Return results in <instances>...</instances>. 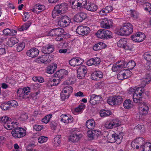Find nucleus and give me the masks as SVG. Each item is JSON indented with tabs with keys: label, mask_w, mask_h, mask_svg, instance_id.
<instances>
[{
	"label": "nucleus",
	"mask_w": 151,
	"mask_h": 151,
	"mask_svg": "<svg viewBox=\"0 0 151 151\" xmlns=\"http://www.w3.org/2000/svg\"><path fill=\"white\" fill-rule=\"evenodd\" d=\"M133 29V26L131 24L125 23L120 28L116 29V33L120 35H128L132 33Z\"/></svg>",
	"instance_id": "nucleus-1"
},
{
	"label": "nucleus",
	"mask_w": 151,
	"mask_h": 151,
	"mask_svg": "<svg viewBox=\"0 0 151 151\" xmlns=\"http://www.w3.org/2000/svg\"><path fill=\"white\" fill-rule=\"evenodd\" d=\"M3 122L4 124V127L8 130L12 129L19 124L17 121H13L11 118L5 116L0 117V123Z\"/></svg>",
	"instance_id": "nucleus-2"
},
{
	"label": "nucleus",
	"mask_w": 151,
	"mask_h": 151,
	"mask_svg": "<svg viewBox=\"0 0 151 151\" xmlns=\"http://www.w3.org/2000/svg\"><path fill=\"white\" fill-rule=\"evenodd\" d=\"M67 8L68 4L65 3L56 5L52 12V17L54 18L56 16L63 14L67 10Z\"/></svg>",
	"instance_id": "nucleus-3"
},
{
	"label": "nucleus",
	"mask_w": 151,
	"mask_h": 151,
	"mask_svg": "<svg viewBox=\"0 0 151 151\" xmlns=\"http://www.w3.org/2000/svg\"><path fill=\"white\" fill-rule=\"evenodd\" d=\"M145 91V89L141 87H139L137 88L134 91L133 95V101L138 104L142 99V96Z\"/></svg>",
	"instance_id": "nucleus-4"
},
{
	"label": "nucleus",
	"mask_w": 151,
	"mask_h": 151,
	"mask_svg": "<svg viewBox=\"0 0 151 151\" xmlns=\"http://www.w3.org/2000/svg\"><path fill=\"white\" fill-rule=\"evenodd\" d=\"M18 124L17 125L16 127H13L12 132V134L14 137L20 138L26 135V131L22 128L17 127Z\"/></svg>",
	"instance_id": "nucleus-5"
},
{
	"label": "nucleus",
	"mask_w": 151,
	"mask_h": 151,
	"mask_svg": "<svg viewBox=\"0 0 151 151\" xmlns=\"http://www.w3.org/2000/svg\"><path fill=\"white\" fill-rule=\"evenodd\" d=\"M71 132L72 133L69 137V140L72 142H78L82 137V135L76 129H72Z\"/></svg>",
	"instance_id": "nucleus-6"
},
{
	"label": "nucleus",
	"mask_w": 151,
	"mask_h": 151,
	"mask_svg": "<svg viewBox=\"0 0 151 151\" xmlns=\"http://www.w3.org/2000/svg\"><path fill=\"white\" fill-rule=\"evenodd\" d=\"M96 35L99 38L102 39H107L111 37V32L108 30L101 29L97 31Z\"/></svg>",
	"instance_id": "nucleus-7"
},
{
	"label": "nucleus",
	"mask_w": 151,
	"mask_h": 151,
	"mask_svg": "<svg viewBox=\"0 0 151 151\" xmlns=\"http://www.w3.org/2000/svg\"><path fill=\"white\" fill-rule=\"evenodd\" d=\"M58 21V24L61 27H65L68 26L71 22L70 18L67 16H61Z\"/></svg>",
	"instance_id": "nucleus-8"
},
{
	"label": "nucleus",
	"mask_w": 151,
	"mask_h": 151,
	"mask_svg": "<svg viewBox=\"0 0 151 151\" xmlns=\"http://www.w3.org/2000/svg\"><path fill=\"white\" fill-rule=\"evenodd\" d=\"M90 31L88 27L83 26H78L76 29V32L79 35L83 36L88 34Z\"/></svg>",
	"instance_id": "nucleus-9"
},
{
	"label": "nucleus",
	"mask_w": 151,
	"mask_h": 151,
	"mask_svg": "<svg viewBox=\"0 0 151 151\" xmlns=\"http://www.w3.org/2000/svg\"><path fill=\"white\" fill-rule=\"evenodd\" d=\"M88 15L86 13L80 12H78L74 17V20L76 22H81L87 18Z\"/></svg>",
	"instance_id": "nucleus-10"
},
{
	"label": "nucleus",
	"mask_w": 151,
	"mask_h": 151,
	"mask_svg": "<svg viewBox=\"0 0 151 151\" xmlns=\"http://www.w3.org/2000/svg\"><path fill=\"white\" fill-rule=\"evenodd\" d=\"M87 69L84 65H81L78 69L77 72V76L78 78L82 79L84 78L87 73Z\"/></svg>",
	"instance_id": "nucleus-11"
},
{
	"label": "nucleus",
	"mask_w": 151,
	"mask_h": 151,
	"mask_svg": "<svg viewBox=\"0 0 151 151\" xmlns=\"http://www.w3.org/2000/svg\"><path fill=\"white\" fill-rule=\"evenodd\" d=\"M118 46L126 50H131L132 48L130 46L129 44L127 42V39L125 38H123L117 42Z\"/></svg>",
	"instance_id": "nucleus-12"
},
{
	"label": "nucleus",
	"mask_w": 151,
	"mask_h": 151,
	"mask_svg": "<svg viewBox=\"0 0 151 151\" xmlns=\"http://www.w3.org/2000/svg\"><path fill=\"white\" fill-rule=\"evenodd\" d=\"M89 103L92 105H95L99 103L102 99V97L100 95L92 94L89 96Z\"/></svg>",
	"instance_id": "nucleus-13"
},
{
	"label": "nucleus",
	"mask_w": 151,
	"mask_h": 151,
	"mask_svg": "<svg viewBox=\"0 0 151 151\" xmlns=\"http://www.w3.org/2000/svg\"><path fill=\"white\" fill-rule=\"evenodd\" d=\"M118 122L115 119L106 122L105 124V127L107 129L115 128L119 125Z\"/></svg>",
	"instance_id": "nucleus-14"
},
{
	"label": "nucleus",
	"mask_w": 151,
	"mask_h": 151,
	"mask_svg": "<svg viewBox=\"0 0 151 151\" xmlns=\"http://www.w3.org/2000/svg\"><path fill=\"white\" fill-rule=\"evenodd\" d=\"M64 32V30L63 28L58 27L50 30L49 32L48 35L51 36L60 35L63 33Z\"/></svg>",
	"instance_id": "nucleus-15"
},
{
	"label": "nucleus",
	"mask_w": 151,
	"mask_h": 151,
	"mask_svg": "<svg viewBox=\"0 0 151 151\" xmlns=\"http://www.w3.org/2000/svg\"><path fill=\"white\" fill-rule=\"evenodd\" d=\"M139 109L141 111H142V115H145L147 114L149 110L148 104L146 103L139 102L138 104Z\"/></svg>",
	"instance_id": "nucleus-16"
},
{
	"label": "nucleus",
	"mask_w": 151,
	"mask_h": 151,
	"mask_svg": "<svg viewBox=\"0 0 151 151\" xmlns=\"http://www.w3.org/2000/svg\"><path fill=\"white\" fill-rule=\"evenodd\" d=\"M83 62V60L79 57L73 58L69 61V64L73 67L80 65Z\"/></svg>",
	"instance_id": "nucleus-17"
},
{
	"label": "nucleus",
	"mask_w": 151,
	"mask_h": 151,
	"mask_svg": "<svg viewBox=\"0 0 151 151\" xmlns=\"http://www.w3.org/2000/svg\"><path fill=\"white\" fill-rule=\"evenodd\" d=\"M111 20L108 19H104L101 22V27L104 28L109 29L112 26L113 23Z\"/></svg>",
	"instance_id": "nucleus-18"
},
{
	"label": "nucleus",
	"mask_w": 151,
	"mask_h": 151,
	"mask_svg": "<svg viewBox=\"0 0 151 151\" xmlns=\"http://www.w3.org/2000/svg\"><path fill=\"white\" fill-rule=\"evenodd\" d=\"M54 49V47L53 45L48 44L45 46L43 47L41 51L45 54H50L53 51Z\"/></svg>",
	"instance_id": "nucleus-19"
},
{
	"label": "nucleus",
	"mask_w": 151,
	"mask_h": 151,
	"mask_svg": "<svg viewBox=\"0 0 151 151\" xmlns=\"http://www.w3.org/2000/svg\"><path fill=\"white\" fill-rule=\"evenodd\" d=\"M39 51L37 48H33L28 50L26 52L27 56L31 58L36 57L39 54Z\"/></svg>",
	"instance_id": "nucleus-20"
},
{
	"label": "nucleus",
	"mask_w": 151,
	"mask_h": 151,
	"mask_svg": "<svg viewBox=\"0 0 151 151\" xmlns=\"http://www.w3.org/2000/svg\"><path fill=\"white\" fill-rule=\"evenodd\" d=\"M144 139L142 137H139L136 138L132 141L131 143V145L132 147H135L136 145H139L141 147L142 145L145 143Z\"/></svg>",
	"instance_id": "nucleus-21"
},
{
	"label": "nucleus",
	"mask_w": 151,
	"mask_h": 151,
	"mask_svg": "<svg viewBox=\"0 0 151 151\" xmlns=\"http://www.w3.org/2000/svg\"><path fill=\"white\" fill-rule=\"evenodd\" d=\"M68 73V71L64 69H62L57 71L55 74L54 76L56 78H58L60 79H62L64 76L67 75Z\"/></svg>",
	"instance_id": "nucleus-22"
},
{
	"label": "nucleus",
	"mask_w": 151,
	"mask_h": 151,
	"mask_svg": "<svg viewBox=\"0 0 151 151\" xmlns=\"http://www.w3.org/2000/svg\"><path fill=\"white\" fill-rule=\"evenodd\" d=\"M59 119L62 122L66 124H68L72 122L73 119L71 116H67L66 114L61 115L59 118Z\"/></svg>",
	"instance_id": "nucleus-23"
},
{
	"label": "nucleus",
	"mask_w": 151,
	"mask_h": 151,
	"mask_svg": "<svg viewBox=\"0 0 151 151\" xmlns=\"http://www.w3.org/2000/svg\"><path fill=\"white\" fill-rule=\"evenodd\" d=\"M84 8L87 10L91 12H95L98 9L97 5L92 3H88L84 6Z\"/></svg>",
	"instance_id": "nucleus-24"
},
{
	"label": "nucleus",
	"mask_w": 151,
	"mask_h": 151,
	"mask_svg": "<svg viewBox=\"0 0 151 151\" xmlns=\"http://www.w3.org/2000/svg\"><path fill=\"white\" fill-rule=\"evenodd\" d=\"M103 75L101 72L96 71L92 74L91 78L93 80L98 81L102 78Z\"/></svg>",
	"instance_id": "nucleus-25"
},
{
	"label": "nucleus",
	"mask_w": 151,
	"mask_h": 151,
	"mask_svg": "<svg viewBox=\"0 0 151 151\" xmlns=\"http://www.w3.org/2000/svg\"><path fill=\"white\" fill-rule=\"evenodd\" d=\"M104 132L106 134V137L109 140V142L111 143H114L115 142V133L114 132H110L109 133L107 131H105Z\"/></svg>",
	"instance_id": "nucleus-26"
},
{
	"label": "nucleus",
	"mask_w": 151,
	"mask_h": 151,
	"mask_svg": "<svg viewBox=\"0 0 151 151\" xmlns=\"http://www.w3.org/2000/svg\"><path fill=\"white\" fill-rule=\"evenodd\" d=\"M122 61L117 62L116 64L113 65L111 69L113 71H116L119 70L120 68H124V66L123 65Z\"/></svg>",
	"instance_id": "nucleus-27"
},
{
	"label": "nucleus",
	"mask_w": 151,
	"mask_h": 151,
	"mask_svg": "<svg viewBox=\"0 0 151 151\" xmlns=\"http://www.w3.org/2000/svg\"><path fill=\"white\" fill-rule=\"evenodd\" d=\"M86 126L88 129H93L95 126V121L92 119L88 120L86 122Z\"/></svg>",
	"instance_id": "nucleus-28"
},
{
	"label": "nucleus",
	"mask_w": 151,
	"mask_h": 151,
	"mask_svg": "<svg viewBox=\"0 0 151 151\" xmlns=\"http://www.w3.org/2000/svg\"><path fill=\"white\" fill-rule=\"evenodd\" d=\"M124 66V68H127L129 70H132L136 65V63L133 60L129 61L127 63H125L123 64Z\"/></svg>",
	"instance_id": "nucleus-29"
},
{
	"label": "nucleus",
	"mask_w": 151,
	"mask_h": 151,
	"mask_svg": "<svg viewBox=\"0 0 151 151\" xmlns=\"http://www.w3.org/2000/svg\"><path fill=\"white\" fill-rule=\"evenodd\" d=\"M18 40L15 37H11L8 40L7 44L9 46L12 47L16 43L18 42Z\"/></svg>",
	"instance_id": "nucleus-30"
},
{
	"label": "nucleus",
	"mask_w": 151,
	"mask_h": 151,
	"mask_svg": "<svg viewBox=\"0 0 151 151\" xmlns=\"http://www.w3.org/2000/svg\"><path fill=\"white\" fill-rule=\"evenodd\" d=\"M56 68V64L50 65L47 67L46 72L48 73L52 74L54 72Z\"/></svg>",
	"instance_id": "nucleus-31"
},
{
	"label": "nucleus",
	"mask_w": 151,
	"mask_h": 151,
	"mask_svg": "<svg viewBox=\"0 0 151 151\" xmlns=\"http://www.w3.org/2000/svg\"><path fill=\"white\" fill-rule=\"evenodd\" d=\"M129 76L126 75V73L123 71H121L117 74V78L120 80H123L127 78Z\"/></svg>",
	"instance_id": "nucleus-32"
},
{
	"label": "nucleus",
	"mask_w": 151,
	"mask_h": 151,
	"mask_svg": "<svg viewBox=\"0 0 151 151\" xmlns=\"http://www.w3.org/2000/svg\"><path fill=\"white\" fill-rule=\"evenodd\" d=\"M62 92L65 93H67V94L70 95L73 92L72 87L70 86L65 87L63 88Z\"/></svg>",
	"instance_id": "nucleus-33"
},
{
	"label": "nucleus",
	"mask_w": 151,
	"mask_h": 151,
	"mask_svg": "<svg viewBox=\"0 0 151 151\" xmlns=\"http://www.w3.org/2000/svg\"><path fill=\"white\" fill-rule=\"evenodd\" d=\"M101 117L108 116L111 114V111L109 110H101L99 113Z\"/></svg>",
	"instance_id": "nucleus-34"
},
{
	"label": "nucleus",
	"mask_w": 151,
	"mask_h": 151,
	"mask_svg": "<svg viewBox=\"0 0 151 151\" xmlns=\"http://www.w3.org/2000/svg\"><path fill=\"white\" fill-rule=\"evenodd\" d=\"M140 147L142 148L143 151H151V145L149 142L144 143Z\"/></svg>",
	"instance_id": "nucleus-35"
},
{
	"label": "nucleus",
	"mask_w": 151,
	"mask_h": 151,
	"mask_svg": "<svg viewBox=\"0 0 151 151\" xmlns=\"http://www.w3.org/2000/svg\"><path fill=\"white\" fill-rule=\"evenodd\" d=\"M132 102L129 100H125L124 103V106L125 109H129L132 106Z\"/></svg>",
	"instance_id": "nucleus-36"
},
{
	"label": "nucleus",
	"mask_w": 151,
	"mask_h": 151,
	"mask_svg": "<svg viewBox=\"0 0 151 151\" xmlns=\"http://www.w3.org/2000/svg\"><path fill=\"white\" fill-rule=\"evenodd\" d=\"M151 80V75L150 73L147 74L145 77L142 79V81L144 83L147 84L149 83Z\"/></svg>",
	"instance_id": "nucleus-37"
},
{
	"label": "nucleus",
	"mask_w": 151,
	"mask_h": 151,
	"mask_svg": "<svg viewBox=\"0 0 151 151\" xmlns=\"http://www.w3.org/2000/svg\"><path fill=\"white\" fill-rule=\"evenodd\" d=\"M143 56L145 59L151 64V52H146L144 53Z\"/></svg>",
	"instance_id": "nucleus-38"
},
{
	"label": "nucleus",
	"mask_w": 151,
	"mask_h": 151,
	"mask_svg": "<svg viewBox=\"0 0 151 151\" xmlns=\"http://www.w3.org/2000/svg\"><path fill=\"white\" fill-rule=\"evenodd\" d=\"M61 135H57L54 139L53 143L56 146H58L61 142Z\"/></svg>",
	"instance_id": "nucleus-39"
},
{
	"label": "nucleus",
	"mask_w": 151,
	"mask_h": 151,
	"mask_svg": "<svg viewBox=\"0 0 151 151\" xmlns=\"http://www.w3.org/2000/svg\"><path fill=\"white\" fill-rule=\"evenodd\" d=\"M114 98L115 103V105L119 104L121 103L123 101V99L120 96H114Z\"/></svg>",
	"instance_id": "nucleus-40"
},
{
	"label": "nucleus",
	"mask_w": 151,
	"mask_h": 151,
	"mask_svg": "<svg viewBox=\"0 0 151 151\" xmlns=\"http://www.w3.org/2000/svg\"><path fill=\"white\" fill-rule=\"evenodd\" d=\"M25 47V44L24 42H21L19 43L17 45V50L18 52L22 51Z\"/></svg>",
	"instance_id": "nucleus-41"
},
{
	"label": "nucleus",
	"mask_w": 151,
	"mask_h": 151,
	"mask_svg": "<svg viewBox=\"0 0 151 151\" xmlns=\"http://www.w3.org/2000/svg\"><path fill=\"white\" fill-rule=\"evenodd\" d=\"M48 139V137L45 136H42L40 137L38 139V142L39 143H43L46 142Z\"/></svg>",
	"instance_id": "nucleus-42"
},
{
	"label": "nucleus",
	"mask_w": 151,
	"mask_h": 151,
	"mask_svg": "<svg viewBox=\"0 0 151 151\" xmlns=\"http://www.w3.org/2000/svg\"><path fill=\"white\" fill-rule=\"evenodd\" d=\"M52 116V115L51 114H49L45 116L44 118L42 119V122L45 124H47L49 122Z\"/></svg>",
	"instance_id": "nucleus-43"
},
{
	"label": "nucleus",
	"mask_w": 151,
	"mask_h": 151,
	"mask_svg": "<svg viewBox=\"0 0 151 151\" xmlns=\"http://www.w3.org/2000/svg\"><path fill=\"white\" fill-rule=\"evenodd\" d=\"M114 134H115V136L114 138L115 139V142L118 144H120L121 142L122 137L119 134V135H118V134L115 133Z\"/></svg>",
	"instance_id": "nucleus-44"
},
{
	"label": "nucleus",
	"mask_w": 151,
	"mask_h": 151,
	"mask_svg": "<svg viewBox=\"0 0 151 151\" xmlns=\"http://www.w3.org/2000/svg\"><path fill=\"white\" fill-rule=\"evenodd\" d=\"M146 7L144 8V10L147 12H148L151 14V4L149 3H145V4Z\"/></svg>",
	"instance_id": "nucleus-45"
},
{
	"label": "nucleus",
	"mask_w": 151,
	"mask_h": 151,
	"mask_svg": "<svg viewBox=\"0 0 151 151\" xmlns=\"http://www.w3.org/2000/svg\"><path fill=\"white\" fill-rule=\"evenodd\" d=\"M137 34L139 37V42L143 41L145 38V35L144 33L139 32L137 33Z\"/></svg>",
	"instance_id": "nucleus-46"
},
{
	"label": "nucleus",
	"mask_w": 151,
	"mask_h": 151,
	"mask_svg": "<svg viewBox=\"0 0 151 151\" xmlns=\"http://www.w3.org/2000/svg\"><path fill=\"white\" fill-rule=\"evenodd\" d=\"M115 99L114 96L111 97L109 98L107 100L108 103L111 105H115Z\"/></svg>",
	"instance_id": "nucleus-47"
},
{
	"label": "nucleus",
	"mask_w": 151,
	"mask_h": 151,
	"mask_svg": "<svg viewBox=\"0 0 151 151\" xmlns=\"http://www.w3.org/2000/svg\"><path fill=\"white\" fill-rule=\"evenodd\" d=\"M85 106V105L84 104L82 103L78 107L75 108V111L76 112H81L84 109Z\"/></svg>",
	"instance_id": "nucleus-48"
},
{
	"label": "nucleus",
	"mask_w": 151,
	"mask_h": 151,
	"mask_svg": "<svg viewBox=\"0 0 151 151\" xmlns=\"http://www.w3.org/2000/svg\"><path fill=\"white\" fill-rule=\"evenodd\" d=\"M1 107L2 109L4 110H6L10 109L9 105L8 102L6 103H4L1 104Z\"/></svg>",
	"instance_id": "nucleus-49"
},
{
	"label": "nucleus",
	"mask_w": 151,
	"mask_h": 151,
	"mask_svg": "<svg viewBox=\"0 0 151 151\" xmlns=\"http://www.w3.org/2000/svg\"><path fill=\"white\" fill-rule=\"evenodd\" d=\"M70 3L72 7L76 6L77 7H80L79 5V4L78 0H71Z\"/></svg>",
	"instance_id": "nucleus-50"
},
{
	"label": "nucleus",
	"mask_w": 151,
	"mask_h": 151,
	"mask_svg": "<svg viewBox=\"0 0 151 151\" xmlns=\"http://www.w3.org/2000/svg\"><path fill=\"white\" fill-rule=\"evenodd\" d=\"M36 9H37V10L39 12V13L40 12H42L45 9V7L43 5L41 4H36Z\"/></svg>",
	"instance_id": "nucleus-51"
},
{
	"label": "nucleus",
	"mask_w": 151,
	"mask_h": 151,
	"mask_svg": "<svg viewBox=\"0 0 151 151\" xmlns=\"http://www.w3.org/2000/svg\"><path fill=\"white\" fill-rule=\"evenodd\" d=\"M8 104L9 105L10 108L11 107H15L18 106V104L16 101L13 100L8 102Z\"/></svg>",
	"instance_id": "nucleus-52"
},
{
	"label": "nucleus",
	"mask_w": 151,
	"mask_h": 151,
	"mask_svg": "<svg viewBox=\"0 0 151 151\" xmlns=\"http://www.w3.org/2000/svg\"><path fill=\"white\" fill-rule=\"evenodd\" d=\"M130 11V15L134 19H136L138 18V14L135 11L131 10Z\"/></svg>",
	"instance_id": "nucleus-53"
},
{
	"label": "nucleus",
	"mask_w": 151,
	"mask_h": 151,
	"mask_svg": "<svg viewBox=\"0 0 151 151\" xmlns=\"http://www.w3.org/2000/svg\"><path fill=\"white\" fill-rule=\"evenodd\" d=\"M78 1L79 4V6L81 7L83 6L84 8V6H85L87 4L86 0H78Z\"/></svg>",
	"instance_id": "nucleus-54"
},
{
	"label": "nucleus",
	"mask_w": 151,
	"mask_h": 151,
	"mask_svg": "<svg viewBox=\"0 0 151 151\" xmlns=\"http://www.w3.org/2000/svg\"><path fill=\"white\" fill-rule=\"evenodd\" d=\"M61 99L62 101H64L66 99H68L69 96L70 95L69 94H66L62 92L61 93Z\"/></svg>",
	"instance_id": "nucleus-55"
},
{
	"label": "nucleus",
	"mask_w": 151,
	"mask_h": 151,
	"mask_svg": "<svg viewBox=\"0 0 151 151\" xmlns=\"http://www.w3.org/2000/svg\"><path fill=\"white\" fill-rule=\"evenodd\" d=\"M94 65L99 64L101 62V59L98 57L92 58Z\"/></svg>",
	"instance_id": "nucleus-56"
},
{
	"label": "nucleus",
	"mask_w": 151,
	"mask_h": 151,
	"mask_svg": "<svg viewBox=\"0 0 151 151\" xmlns=\"http://www.w3.org/2000/svg\"><path fill=\"white\" fill-rule=\"evenodd\" d=\"M92 131L94 138L95 137H97L99 136L101 134V132L100 130L97 129L93 130Z\"/></svg>",
	"instance_id": "nucleus-57"
},
{
	"label": "nucleus",
	"mask_w": 151,
	"mask_h": 151,
	"mask_svg": "<svg viewBox=\"0 0 151 151\" xmlns=\"http://www.w3.org/2000/svg\"><path fill=\"white\" fill-rule=\"evenodd\" d=\"M6 51L5 49V46L2 45L0 46V55L6 54Z\"/></svg>",
	"instance_id": "nucleus-58"
},
{
	"label": "nucleus",
	"mask_w": 151,
	"mask_h": 151,
	"mask_svg": "<svg viewBox=\"0 0 151 151\" xmlns=\"http://www.w3.org/2000/svg\"><path fill=\"white\" fill-rule=\"evenodd\" d=\"M87 135L88 137L91 139H93L94 138L92 130L88 131L87 132Z\"/></svg>",
	"instance_id": "nucleus-59"
},
{
	"label": "nucleus",
	"mask_w": 151,
	"mask_h": 151,
	"mask_svg": "<svg viewBox=\"0 0 151 151\" xmlns=\"http://www.w3.org/2000/svg\"><path fill=\"white\" fill-rule=\"evenodd\" d=\"M138 35L137 33L134 35H132L131 36V38L132 40L135 42H139V38Z\"/></svg>",
	"instance_id": "nucleus-60"
},
{
	"label": "nucleus",
	"mask_w": 151,
	"mask_h": 151,
	"mask_svg": "<svg viewBox=\"0 0 151 151\" xmlns=\"http://www.w3.org/2000/svg\"><path fill=\"white\" fill-rule=\"evenodd\" d=\"M44 60L43 55L41 56L40 57L36 59V62L38 63H44Z\"/></svg>",
	"instance_id": "nucleus-61"
},
{
	"label": "nucleus",
	"mask_w": 151,
	"mask_h": 151,
	"mask_svg": "<svg viewBox=\"0 0 151 151\" xmlns=\"http://www.w3.org/2000/svg\"><path fill=\"white\" fill-rule=\"evenodd\" d=\"M9 29L7 28L3 31V33L6 35H11V31Z\"/></svg>",
	"instance_id": "nucleus-62"
},
{
	"label": "nucleus",
	"mask_w": 151,
	"mask_h": 151,
	"mask_svg": "<svg viewBox=\"0 0 151 151\" xmlns=\"http://www.w3.org/2000/svg\"><path fill=\"white\" fill-rule=\"evenodd\" d=\"M93 49L95 51H97L102 49L101 45H99V42L98 43L95 45L93 46Z\"/></svg>",
	"instance_id": "nucleus-63"
},
{
	"label": "nucleus",
	"mask_w": 151,
	"mask_h": 151,
	"mask_svg": "<svg viewBox=\"0 0 151 151\" xmlns=\"http://www.w3.org/2000/svg\"><path fill=\"white\" fill-rule=\"evenodd\" d=\"M30 88L29 87L24 88L22 90V92L25 93H29L30 92Z\"/></svg>",
	"instance_id": "nucleus-64"
}]
</instances>
